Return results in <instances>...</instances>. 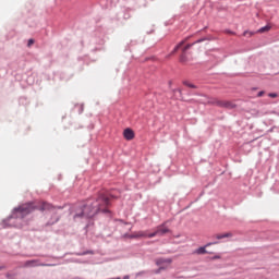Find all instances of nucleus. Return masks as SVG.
Segmentation results:
<instances>
[{
  "label": "nucleus",
  "mask_w": 279,
  "mask_h": 279,
  "mask_svg": "<svg viewBox=\"0 0 279 279\" xmlns=\"http://www.w3.org/2000/svg\"><path fill=\"white\" fill-rule=\"evenodd\" d=\"M34 263H36L35 260H28L25 263V267H32V265H34Z\"/></svg>",
  "instance_id": "14"
},
{
  "label": "nucleus",
  "mask_w": 279,
  "mask_h": 279,
  "mask_svg": "<svg viewBox=\"0 0 279 279\" xmlns=\"http://www.w3.org/2000/svg\"><path fill=\"white\" fill-rule=\"evenodd\" d=\"M215 239L221 240V239H230L233 236L232 232H228V233H219L214 235Z\"/></svg>",
  "instance_id": "8"
},
{
  "label": "nucleus",
  "mask_w": 279,
  "mask_h": 279,
  "mask_svg": "<svg viewBox=\"0 0 279 279\" xmlns=\"http://www.w3.org/2000/svg\"><path fill=\"white\" fill-rule=\"evenodd\" d=\"M134 131L132 129H125L123 131V137L125 138V141H134Z\"/></svg>",
  "instance_id": "5"
},
{
  "label": "nucleus",
  "mask_w": 279,
  "mask_h": 279,
  "mask_svg": "<svg viewBox=\"0 0 279 279\" xmlns=\"http://www.w3.org/2000/svg\"><path fill=\"white\" fill-rule=\"evenodd\" d=\"M108 206H110V197L101 193L97 199H88L84 204L83 208L75 214L74 219L85 218L90 219L95 217L97 213H108Z\"/></svg>",
  "instance_id": "1"
},
{
  "label": "nucleus",
  "mask_w": 279,
  "mask_h": 279,
  "mask_svg": "<svg viewBox=\"0 0 279 279\" xmlns=\"http://www.w3.org/2000/svg\"><path fill=\"white\" fill-rule=\"evenodd\" d=\"M268 96L272 97V98H276V97H278V94H269Z\"/></svg>",
  "instance_id": "18"
},
{
  "label": "nucleus",
  "mask_w": 279,
  "mask_h": 279,
  "mask_svg": "<svg viewBox=\"0 0 279 279\" xmlns=\"http://www.w3.org/2000/svg\"><path fill=\"white\" fill-rule=\"evenodd\" d=\"M247 34H248L247 31H245L244 34H243V36H247Z\"/></svg>",
  "instance_id": "20"
},
{
  "label": "nucleus",
  "mask_w": 279,
  "mask_h": 279,
  "mask_svg": "<svg viewBox=\"0 0 279 279\" xmlns=\"http://www.w3.org/2000/svg\"><path fill=\"white\" fill-rule=\"evenodd\" d=\"M183 84H184V86H187V88H197V86L193 85L189 81H184Z\"/></svg>",
  "instance_id": "13"
},
{
  "label": "nucleus",
  "mask_w": 279,
  "mask_h": 279,
  "mask_svg": "<svg viewBox=\"0 0 279 279\" xmlns=\"http://www.w3.org/2000/svg\"><path fill=\"white\" fill-rule=\"evenodd\" d=\"M160 269H165V267H160Z\"/></svg>",
  "instance_id": "24"
},
{
  "label": "nucleus",
  "mask_w": 279,
  "mask_h": 279,
  "mask_svg": "<svg viewBox=\"0 0 279 279\" xmlns=\"http://www.w3.org/2000/svg\"><path fill=\"white\" fill-rule=\"evenodd\" d=\"M271 29L270 25H266L257 31L258 34H265V32H269Z\"/></svg>",
  "instance_id": "12"
},
{
  "label": "nucleus",
  "mask_w": 279,
  "mask_h": 279,
  "mask_svg": "<svg viewBox=\"0 0 279 279\" xmlns=\"http://www.w3.org/2000/svg\"><path fill=\"white\" fill-rule=\"evenodd\" d=\"M194 45H195V44H187V45L183 48V50H182L183 53L181 54V58H180L181 62H185V61H186V51H189V49H191Z\"/></svg>",
  "instance_id": "6"
},
{
  "label": "nucleus",
  "mask_w": 279,
  "mask_h": 279,
  "mask_svg": "<svg viewBox=\"0 0 279 279\" xmlns=\"http://www.w3.org/2000/svg\"><path fill=\"white\" fill-rule=\"evenodd\" d=\"M51 208H53V206L45 202H43L40 205H34V203H27L20 206L19 208H15V216L23 218V217H27V215H29L31 213H34V210L45 211V210H51Z\"/></svg>",
  "instance_id": "2"
},
{
  "label": "nucleus",
  "mask_w": 279,
  "mask_h": 279,
  "mask_svg": "<svg viewBox=\"0 0 279 279\" xmlns=\"http://www.w3.org/2000/svg\"><path fill=\"white\" fill-rule=\"evenodd\" d=\"M32 45H34V39L28 40V47H32Z\"/></svg>",
  "instance_id": "15"
},
{
  "label": "nucleus",
  "mask_w": 279,
  "mask_h": 279,
  "mask_svg": "<svg viewBox=\"0 0 279 279\" xmlns=\"http://www.w3.org/2000/svg\"><path fill=\"white\" fill-rule=\"evenodd\" d=\"M194 254H198V255H202V254H208V251H206V246H201L198 247Z\"/></svg>",
  "instance_id": "10"
},
{
  "label": "nucleus",
  "mask_w": 279,
  "mask_h": 279,
  "mask_svg": "<svg viewBox=\"0 0 279 279\" xmlns=\"http://www.w3.org/2000/svg\"><path fill=\"white\" fill-rule=\"evenodd\" d=\"M265 95V92H259L258 94H257V97H263Z\"/></svg>",
  "instance_id": "17"
},
{
  "label": "nucleus",
  "mask_w": 279,
  "mask_h": 279,
  "mask_svg": "<svg viewBox=\"0 0 279 279\" xmlns=\"http://www.w3.org/2000/svg\"><path fill=\"white\" fill-rule=\"evenodd\" d=\"M208 104L210 106H218V108H227V110H233L236 108V105L230 100H219L217 98H211Z\"/></svg>",
  "instance_id": "3"
},
{
  "label": "nucleus",
  "mask_w": 279,
  "mask_h": 279,
  "mask_svg": "<svg viewBox=\"0 0 279 279\" xmlns=\"http://www.w3.org/2000/svg\"><path fill=\"white\" fill-rule=\"evenodd\" d=\"M170 230L165 225H160L157 227L156 231L149 233L148 239H154V236H165V234L169 233Z\"/></svg>",
  "instance_id": "4"
},
{
  "label": "nucleus",
  "mask_w": 279,
  "mask_h": 279,
  "mask_svg": "<svg viewBox=\"0 0 279 279\" xmlns=\"http://www.w3.org/2000/svg\"><path fill=\"white\" fill-rule=\"evenodd\" d=\"M1 269H5V267H3V266H0V271H1Z\"/></svg>",
  "instance_id": "21"
},
{
  "label": "nucleus",
  "mask_w": 279,
  "mask_h": 279,
  "mask_svg": "<svg viewBox=\"0 0 279 279\" xmlns=\"http://www.w3.org/2000/svg\"><path fill=\"white\" fill-rule=\"evenodd\" d=\"M157 265L162 266V265H171V263H173V260L171 258H159L157 259Z\"/></svg>",
  "instance_id": "7"
},
{
  "label": "nucleus",
  "mask_w": 279,
  "mask_h": 279,
  "mask_svg": "<svg viewBox=\"0 0 279 279\" xmlns=\"http://www.w3.org/2000/svg\"><path fill=\"white\" fill-rule=\"evenodd\" d=\"M227 34H231L232 36H234V32L231 31H227Z\"/></svg>",
  "instance_id": "19"
},
{
  "label": "nucleus",
  "mask_w": 279,
  "mask_h": 279,
  "mask_svg": "<svg viewBox=\"0 0 279 279\" xmlns=\"http://www.w3.org/2000/svg\"><path fill=\"white\" fill-rule=\"evenodd\" d=\"M186 43V39L182 40L181 43H179L174 49L172 50L171 54L177 53V51Z\"/></svg>",
  "instance_id": "11"
},
{
  "label": "nucleus",
  "mask_w": 279,
  "mask_h": 279,
  "mask_svg": "<svg viewBox=\"0 0 279 279\" xmlns=\"http://www.w3.org/2000/svg\"><path fill=\"white\" fill-rule=\"evenodd\" d=\"M215 258H220L219 256H215Z\"/></svg>",
  "instance_id": "23"
},
{
  "label": "nucleus",
  "mask_w": 279,
  "mask_h": 279,
  "mask_svg": "<svg viewBox=\"0 0 279 279\" xmlns=\"http://www.w3.org/2000/svg\"><path fill=\"white\" fill-rule=\"evenodd\" d=\"M135 236L138 239H149V233H147V231H140L135 234Z\"/></svg>",
  "instance_id": "9"
},
{
  "label": "nucleus",
  "mask_w": 279,
  "mask_h": 279,
  "mask_svg": "<svg viewBox=\"0 0 279 279\" xmlns=\"http://www.w3.org/2000/svg\"><path fill=\"white\" fill-rule=\"evenodd\" d=\"M210 245H217V242H214V243H207V244H206V247H210Z\"/></svg>",
  "instance_id": "16"
},
{
  "label": "nucleus",
  "mask_w": 279,
  "mask_h": 279,
  "mask_svg": "<svg viewBox=\"0 0 279 279\" xmlns=\"http://www.w3.org/2000/svg\"><path fill=\"white\" fill-rule=\"evenodd\" d=\"M203 41V39H198L196 43H202Z\"/></svg>",
  "instance_id": "22"
}]
</instances>
